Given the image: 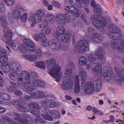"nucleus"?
I'll list each match as a JSON object with an SVG mask.
<instances>
[{
  "label": "nucleus",
  "instance_id": "obj_1",
  "mask_svg": "<svg viewBox=\"0 0 124 124\" xmlns=\"http://www.w3.org/2000/svg\"><path fill=\"white\" fill-rule=\"evenodd\" d=\"M102 67L100 64H98L93 70L94 72H96L95 78L99 79L96 80L93 83L90 82H86L84 88V91L85 93L87 94H90L93 92V90L95 91H99L102 85L100 79L102 76L105 79L110 78L109 80L110 79V78L113 75V71L111 69L108 70L107 68H106L104 69L102 73Z\"/></svg>",
  "mask_w": 124,
  "mask_h": 124
},
{
  "label": "nucleus",
  "instance_id": "obj_2",
  "mask_svg": "<svg viewBox=\"0 0 124 124\" xmlns=\"http://www.w3.org/2000/svg\"><path fill=\"white\" fill-rule=\"evenodd\" d=\"M29 106L30 109V112L32 114L37 116V118L35 119V121L39 122L41 123H44L45 121L40 117L42 115L43 118L50 121L53 120V117L51 115L57 118H59L60 114L59 112L56 110L50 111L46 107H42L41 108H37L38 107V104L36 102H30Z\"/></svg>",
  "mask_w": 124,
  "mask_h": 124
},
{
  "label": "nucleus",
  "instance_id": "obj_3",
  "mask_svg": "<svg viewBox=\"0 0 124 124\" xmlns=\"http://www.w3.org/2000/svg\"><path fill=\"white\" fill-rule=\"evenodd\" d=\"M48 24L42 23L39 24V27L42 28L41 31L42 33H36L33 36L34 39L37 41L40 40V44L41 45L45 47H47L48 46L52 49L55 50L60 49L61 44L57 43L56 41L54 39H51L49 42H47V38L46 36L43 33H45L46 35L49 34L51 31V29L48 26Z\"/></svg>",
  "mask_w": 124,
  "mask_h": 124
},
{
  "label": "nucleus",
  "instance_id": "obj_4",
  "mask_svg": "<svg viewBox=\"0 0 124 124\" xmlns=\"http://www.w3.org/2000/svg\"><path fill=\"white\" fill-rule=\"evenodd\" d=\"M65 10L68 12L66 13L64 15L60 14L56 16L57 21L59 25H64L66 23H70L73 16L77 17L80 16L86 24H89L86 19L85 13L83 10L79 11L74 7L69 5L66 7Z\"/></svg>",
  "mask_w": 124,
  "mask_h": 124
},
{
  "label": "nucleus",
  "instance_id": "obj_5",
  "mask_svg": "<svg viewBox=\"0 0 124 124\" xmlns=\"http://www.w3.org/2000/svg\"><path fill=\"white\" fill-rule=\"evenodd\" d=\"M5 11V7L4 5L0 2V13H3ZM0 23L2 26L5 27L3 30V35L2 36L3 40L7 44H9L10 47L14 50H16L20 48L19 43L14 41H11L12 38V33L9 28L6 26L7 22L5 16L0 15Z\"/></svg>",
  "mask_w": 124,
  "mask_h": 124
},
{
  "label": "nucleus",
  "instance_id": "obj_6",
  "mask_svg": "<svg viewBox=\"0 0 124 124\" xmlns=\"http://www.w3.org/2000/svg\"><path fill=\"white\" fill-rule=\"evenodd\" d=\"M108 30L111 32L108 35L113 40L111 42L112 46L119 52H123L124 51V41L121 39V33L118 28L114 24H112L109 26Z\"/></svg>",
  "mask_w": 124,
  "mask_h": 124
},
{
  "label": "nucleus",
  "instance_id": "obj_7",
  "mask_svg": "<svg viewBox=\"0 0 124 124\" xmlns=\"http://www.w3.org/2000/svg\"><path fill=\"white\" fill-rule=\"evenodd\" d=\"M91 4L94 8V11L96 15L91 16V21L94 25V27L98 30L100 31V29L102 27L106 25V20L104 18L100 16L102 12L101 7L99 4L96 5L94 0H92Z\"/></svg>",
  "mask_w": 124,
  "mask_h": 124
},
{
  "label": "nucleus",
  "instance_id": "obj_8",
  "mask_svg": "<svg viewBox=\"0 0 124 124\" xmlns=\"http://www.w3.org/2000/svg\"><path fill=\"white\" fill-rule=\"evenodd\" d=\"M56 61L54 58H51L48 59L46 62L47 68L49 70V74L55 78L57 82H59L63 74L61 71V68L56 64Z\"/></svg>",
  "mask_w": 124,
  "mask_h": 124
},
{
  "label": "nucleus",
  "instance_id": "obj_9",
  "mask_svg": "<svg viewBox=\"0 0 124 124\" xmlns=\"http://www.w3.org/2000/svg\"><path fill=\"white\" fill-rule=\"evenodd\" d=\"M73 66V63L71 62L69 65L68 68L65 69L63 83L61 85V88L62 90H68L72 88L73 83L71 79V68Z\"/></svg>",
  "mask_w": 124,
  "mask_h": 124
},
{
  "label": "nucleus",
  "instance_id": "obj_10",
  "mask_svg": "<svg viewBox=\"0 0 124 124\" xmlns=\"http://www.w3.org/2000/svg\"><path fill=\"white\" fill-rule=\"evenodd\" d=\"M20 76L21 78H18L17 81V83L19 86L23 84V80L25 79L26 81V82L22 86L23 89L24 91H26L27 93H30V92H31L32 90L34 89V88H33L32 89H30L31 87L29 86V89H27V86H26L27 85H30L31 84V83H30V74L27 71H23L21 73Z\"/></svg>",
  "mask_w": 124,
  "mask_h": 124
},
{
  "label": "nucleus",
  "instance_id": "obj_11",
  "mask_svg": "<svg viewBox=\"0 0 124 124\" xmlns=\"http://www.w3.org/2000/svg\"><path fill=\"white\" fill-rule=\"evenodd\" d=\"M6 52L7 53L8 58L7 62L4 65H2V67L0 69V70L2 69V71L4 72L8 73L11 71H13L18 72L21 70V67L20 65L18 63L16 62H10L6 64L8 61V56L9 53L8 51L5 49Z\"/></svg>",
  "mask_w": 124,
  "mask_h": 124
},
{
  "label": "nucleus",
  "instance_id": "obj_12",
  "mask_svg": "<svg viewBox=\"0 0 124 124\" xmlns=\"http://www.w3.org/2000/svg\"><path fill=\"white\" fill-rule=\"evenodd\" d=\"M65 28L62 26H59L57 28L55 33L56 37L60 42L64 43L68 42L70 39L71 34L70 32L65 33Z\"/></svg>",
  "mask_w": 124,
  "mask_h": 124
},
{
  "label": "nucleus",
  "instance_id": "obj_13",
  "mask_svg": "<svg viewBox=\"0 0 124 124\" xmlns=\"http://www.w3.org/2000/svg\"><path fill=\"white\" fill-rule=\"evenodd\" d=\"M104 55V52L101 48H100L98 50L95 52V54H90L88 56V59L89 62L91 63L95 64L99 63L98 60L95 57V56L97 57L99 61H100L103 58Z\"/></svg>",
  "mask_w": 124,
  "mask_h": 124
},
{
  "label": "nucleus",
  "instance_id": "obj_14",
  "mask_svg": "<svg viewBox=\"0 0 124 124\" xmlns=\"http://www.w3.org/2000/svg\"><path fill=\"white\" fill-rule=\"evenodd\" d=\"M23 43L27 46L25 47L23 45H20V50L23 54L27 53V50L30 51H33L35 50L34 43L31 40L26 38L23 40Z\"/></svg>",
  "mask_w": 124,
  "mask_h": 124
},
{
  "label": "nucleus",
  "instance_id": "obj_15",
  "mask_svg": "<svg viewBox=\"0 0 124 124\" xmlns=\"http://www.w3.org/2000/svg\"><path fill=\"white\" fill-rule=\"evenodd\" d=\"M76 51L80 53L88 51L89 50L88 42L85 40H81L76 43L75 46Z\"/></svg>",
  "mask_w": 124,
  "mask_h": 124
},
{
  "label": "nucleus",
  "instance_id": "obj_16",
  "mask_svg": "<svg viewBox=\"0 0 124 124\" xmlns=\"http://www.w3.org/2000/svg\"><path fill=\"white\" fill-rule=\"evenodd\" d=\"M13 105L15 106H17L19 110L23 112L29 111V110L25 106H23V105H27L26 102L20 99L19 100L15 99L12 102Z\"/></svg>",
  "mask_w": 124,
  "mask_h": 124
},
{
  "label": "nucleus",
  "instance_id": "obj_17",
  "mask_svg": "<svg viewBox=\"0 0 124 124\" xmlns=\"http://www.w3.org/2000/svg\"><path fill=\"white\" fill-rule=\"evenodd\" d=\"M67 2L69 1L70 3L72 6L76 5L78 7H82L88 5L89 0H65Z\"/></svg>",
  "mask_w": 124,
  "mask_h": 124
},
{
  "label": "nucleus",
  "instance_id": "obj_18",
  "mask_svg": "<svg viewBox=\"0 0 124 124\" xmlns=\"http://www.w3.org/2000/svg\"><path fill=\"white\" fill-rule=\"evenodd\" d=\"M88 32L90 34L91 39L94 42L96 43H98L101 40V35L98 33H94L95 30L92 27H89L88 29Z\"/></svg>",
  "mask_w": 124,
  "mask_h": 124
},
{
  "label": "nucleus",
  "instance_id": "obj_19",
  "mask_svg": "<svg viewBox=\"0 0 124 124\" xmlns=\"http://www.w3.org/2000/svg\"><path fill=\"white\" fill-rule=\"evenodd\" d=\"M6 52L5 49L0 48V69L2 67V65H4L7 62L8 54ZM0 73L3 75V74L0 70Z\"/></svg>",
  "mask_w": 124,
  "mask_h": 124
},
{
  "label": "nucleus",
  "instance_id": "obj_20",
  "mask_svg": "<svg viewBox=\"0 0 124 124\" xmlns=\"http://www.w3.org/2000/svg\"><path fill=\"white\" fill-rule=\"evenodd\" d=\"M32 81L31 82L30 85H27L26 86H27V89H29V87L30 86L31 87V88L30 89H32L33 88H34V89L32 91L30 92V93H31L34 90H35V88L32 85L34 86H40V87H44L45 85V84L44 82L41 81L38 79H34L32 80Z\"/></svg>",
  "mask_w": 124,
  "mask_h": 124
},
{
  "label": "nucleus",
  "instance_id": "obj_21",
  "mask_svg": "<svg viewBox=\"0 0 124 124\" xmlns=\"http://www.w3.org/2000/svg\"><path fill=\"white\" fill-rule=\"evenodd\" d=\"M40 104L42 106L52 108L58 107L60 104L58 102H55L53 100L51 99H46L43 102H41Z\"/></svg>",
  "mask_w": 124,
  "mask_h": 124
},
{
  "label": "nucleus",
  "instance_id": "obj_22",
  "mask_svg": "<svg viewBox=\"0 0 124 124\" xmlns=\"http://www.w3.org/2000/svg\"><path fill=\"white\" fill-rule=\"evenodd\" d=\"M115 70L117 74L114 75V81L117 84L121 85L122 83V81L124 80L123 75L119 73V70L117 67H115Z\"/></svg>",
  "mask_w": 124,
  "mask_h": 124
},
{
  "label": "nucleus",
  "instance_id": "obj_23",
  "mask_svg": "<svg viewBox=\"0 0 124 124\" xmlns=\"http://www.w3.org/2000/svg\"><path fill=\"white\" fill-rule=\"evenodd\" d=\"M55 17L52 14L47 13L45 16L44 19L42 23H47L48 24L50 23H53L54 21Z\"/></svg>",
  "mask_w": 124,
  "mask_h": 124
},
{
  "label": "nucleus",
  "instance_id": "obj_24",
  "mask_svg": "<svg viewBox=\"0 0 124 124\" xmlns=\"http://www.w3.org/2000/svg\"><path fill=\"white\" fill-rule=\"evenodd\" d=\"M34 16L37 17V20L40 21L41 22L42 20V18L44 17L45 15V10L42 9H37L35 13H34Z\"/></svg>",
  "mask_w": 124,
  "mask_h": 124
},
{
  "label": "nucleus",
  "instance_id": "obj_25",
  "mask_svg": "<svg viewBox=\"0 0 124 124\" xmlns=\"http://www.w3.org/2000/svg\"><path fill=\"white\" fill-rule=\"evenodd\" d=\"M75 79L74 91L76 93H79L80 92V89L79 84L80 80L78 75H75Z\"/></svg>",
  "mask_w": 124,
  "mask_h": 124
},
{
  "label": "nucleus",
  "instance_id": "obj_26",
  "mask_svg": "<svg viewBox=\"0 0 124 124\" xmlns=\"http://www.w3.org/2000/svg\"><path fill=\"white\" fill-rule=\"evenodd\" d=\"M79 75L81 78V85L83 86L86 80L87 77V73L85 70H83L80 72Z\"/></svg>",
  "mask_w": 124,
  "mask_h": 124
},
{
  "label": "nucleus",
  "instance_id": "obj_27",
  "mask_svg": "<svg viewBox=\"0 0 124 124\" xmlns=\"http://www.w3.org/2000/svg\"><path fill=\"white\" fill-rule=\"evenodd\" d=\"M29 93L31 95V98L34 99H41L44 96V93L43 92L41 91H37L34 93Z\"/></svg>",
  "mask_w": 124,
  "mask_h": 124
},
{
  "label": "nucleus",
  "instance_id": "obj_28",
  "mask_svg": "<svg viewBox=\"0 0 124 124\" xmlns=\"http://www.w3.org/2000/svg\"><path fill=\"white\" fill-rule=\"evenodd\" d=\"M34 14V13L32 14L29 18V21L31 23H32L31 26L32 27H34L36 23L41 22L40 21H39L37 20V17L35 16Z\"/></svg>",
  "mask_w": 124,
  "mask_h": 124
},
{
  "label": "nucleus",
  "instance_id": "obj_29",
  "mask_svg": "<svg viewBox=\"0 0 124 124\" xmlns=\"http://www.w3.org/2000/svg\"><path fill=\"white\" fill-rule=\"evenodd\" d=\"M13 116L15 120L22 123L27 124L29 122V121L27 119H21L20 116L17 113H14Z\"/></svg>",
  "mask_w": 124,
  "mask_h": 124
},
{
  "label": "nucleus",
  "instance_id": "obj_30",
  "mask_svg": "<svg viewBox=\"0 0 124 124\" xmlns=\"http://www.w3.org/2000/svg\"><path fill=\"white\" fill-rule=\"evenodd\" d=\"M23 56L28 61L31 62H35L37 60V57L35 54L24 55H23Z\"/></svg>",
  "mask_w": 124,
  "mask_h": 124
},
{
  "label": "nucleus",
  "instance_id": "obj_31",
  "mask_svg": "<svg viewBox=\"0 0 124 124\" xmlns=\"http://www.w3.org/2000/svg\"><path fill=\"white\" fill-rule=\"evenodd\" d=\"M21 15V13L20 11L17 9H15L13 10L12 16L15 19L17 20L20 19Z\"/></svg>",
  "mask_w": 124,
  "mask_h": 124
},
{
  "label": "nucleus",
  "instance_id": "obj_32",
  "mask_svg": "<svg viewBox=\"0 0 124 124\" xmlns=\"http://www.w3.org/2000/svg\"><path fill=\"white\" fill-rule=\"evenodd\" d=\"M2 119L6 124H17L15 122L12 120L11 118L5 116H2Z\"/></svg>",
  "mask_w": 124,
  "mask_h": 124
},
{
  "label": "nucleus",
  "instance_id": "obj_33",
  "mask_svg": "<svg viewBox=\"0 0 124 124\" xmlns=\"http://www.w3.org/2000/svg\"><path fill=\"white\" fill-rule=\"evenodd\" d=\"M18 75V73H10L9 74V77L11 80H16Z\"/></svg>",
  "mask_w": 124,
  "mask_h": 124
},
{
  "label": "nucleus",
  "instance_id": "obj_34",
  "mask_svg": "<svg viewBox=\"0 0 124 124\" xmlns=\"http://www.w3.org/2000/svg\"><path fill=\"white\" fill-rule=\"evenodd\" d=\"M79 64L81 66L85 65L87 62L86 58L84 56H82L79 59Z\"/></svg>",
  "mask_w": 124,
  "mask_h": 124
},
{
  "label": "nucleus",
  "instance_id": "obj_35",
  "mask_svg": "<svg viewBox=\"0 0 124 124\" xmlns=\"http://www.w3.org/2000/svg\"><path fill=\"white\" fill-rule=\"evenodd\" d=\"M35 52L36 55L37 57V59L38 58H40L43 55V52L39 48H38L36 50L35 49V50L33 51H31V52Z\"/></svg>",
  "mask_w": 124,
  "mask_h": 124
},
{
  "label": "nucleus",
  "instance_id": "obj_36",
  "mask_svg": "<svg viewBox=\"0 0 124 124\" xmlns=\"http://www.w3.org/2000/svg\"><path fill=\"white\" fill-rule=\"evenodd\" d=\"M0 97L5 100H9L11 98L10 96L8 94L3 93H0Z\"/></svg>",
  "mask_w": 124,
  "mask_h": 124
},
{
  "label": "nucleus",
  "instance_id": "obj_37",
  "mask_svg": "<svg viewBox=\"0 0 124 124\" xmlns=\"http://www.w3.org/2000/svg\"><path fill=\"white\" fill-rule=\"evenodd\" d=\"M35 66L37 67L42 69H45L46 67L45 63L43 61H41L37 62Z\"/></svg>",
  "mask_w": 124,
  "mask_h": 124
},
{
  "label": "nucleus",
  "instance_id": "obj_38",
  "mask_svg": "<svg viewBox=\"0 0 124 124\" xmlns=\"http://www.w3.org/2000/svg\"><path fill=\"white\" fill-rule=\"evenodd\" d=\"M28 15L27 13H24L20 17L21 21L22 22H26L27 20Z\"/></svg>",
  "mask_w": 124,
  "mask_h": 124
},
{
  "label": "nucleus",
  "instance_id": "obj_39",
  "mask_svg": "<svg viewBox=\"0 0 124 124\" xmlns=\"http://www.w3.org/2000/svg\"><path fill=\"white\" fill-rule=\"evenodd\" d=\"M30 74V83L31 82V80H32L34 79H36L38 77L37 74L35 72H31V75L30 74Z\"/></svg>",
  "mask_w": 124,
  "mask_h": 124
},
{
  "label": "nucleus",
  "instance_id": "obj_40",
  "mask_svg": "<svg viewBox=\"0 0 124 124\" xmlns=\"http://www.w3.org/2000/svg\"><path fill=\"white\" fill-rule=\"evenodd\" d=\"M6 4L8 6H11L14 4L15 0H4Z\"/></svg>",
  "mask_w": 124,
  "mask_h": 124
},
{
  "label": "nucleus",
  "instance_id": "obj_41",
  "mask_svg": "<svg viewBox=\"0 0 124 124\" xmlns=\"http://www.w3.org/2000/svg\"><path fill=\"white\" fill-rule=\"evenodd\" d=\"M52 4L54 6L57 8H59L61 7V5L57 1H53L52 2Z\"/></svg>",
  "mask_w": 124,
  "mask_h": 124
},
{
  "label": "nucleus",
  "instance_id": "obj_42",
  "mask_svg": "<svg viewBox=\"0 0 124 124\" xmlns=\"http://www.w3.org/2000/svg\"><path fill=\"white\" fill-rule=\"evenodd\" d=\"M42 3L43 5L45 6H47L49 5V3L47 0H43Z\"/></svg>",
  "mask_w": 124,
  "mask_h": 124
},
{
  "label": "nucleus",
  "instance_id": "obj_43",
  "mask_svg": "<svg viewBox=\"0 0 124 124\" xmlns=\"http://www.w3.org/2000/svg\"><path fill=\"white\" fill-rule=\"evenodd\" d=\"M14 87L13 86H9L7 88V90L8 92L11 93L13 91Z\"/></svg>",
  "mask_w": 124,
  "mask_h": 124
},
{
  "label": "nucleus",
  "instance_id": "obj_44",
  "mask_svg": "<svg viewBox=\"0 0 124 124\" xmlns=\"http://www.w3.org/2000/svg\"><path fill=\"white\" fill-rule=\"evenodd\" d=\"M6 111V109L3 107H0V113H4Z\"/></svg>",
  "mask_w": 124,
  "mask_h": 124
},
{
  "label": "nucleus",
  "instance_id": "obj_45",
  "mask_svg": "<svg viewBox=\"0 0 124 124\" xmlns=\"http://www.w3.org/2000/svg\"><path fill=\"white\" fill-rule=\"evenodd\" d=\"M15 94L16 95H22V93L20 91L17 90L15 92Z\"/></svg>",
  "mask_w": 124,
  "mask_h": 124
},
{
  "label": "nucleus",
  "instance_id": "obj_46",
  "mask_svg": "<svg viewBox=\"0 0 124 124\" xmlns=\"http://www.w3.org/2000/svg\"><path fill=\"white\" fill-rule=\"evenodd\" d=\"M92 110L95 113H96L99 112L98 109L94 107H93L92 108Z\"/></svg>",
  "mask_w": 124,
  "mask_h": 124
},
{
  "label": "nucleus",
  "instance_id": "obj_47",
  "mask_svg": "<svg viewBox=\"0 0 124 124\" xmlns=\"http://www.w3.org/2000/svg\"><path fill=\"white\" fill-rule=\"evenodd\" d=\"M24 99L27 101H29L31 99V97L29 96L26 95L24 97Z\"/></svg>",
  "mask_w": 124,
  "mask_h": 124
},
{
  "label": "nucleus",
  "instance_id": "obj_48",
  "mask_svg": "<svg viewBox=\"0 0 124 124\" xmlns=\"http://www.w3.org/2000/svg\"><path fill=\"white\" fill-rule=\"evenodd\" d=\"M47 7H48V9L49 10H52L53 9V6L52 5H48Z\"/></svg>",
  "mask_w": 124,
  "mask_h": 124
},
{
  "label": "nucleus",
  "instance_id": "obj_49",
  "mask_svg": "<svg viewBox=\"0 0 124 124\" xmlns=\"http://www.w3.org/2000/svg\"><path fill=\"white\" fill-rule=\"evenodd\" d=\"M9 22L11 23H14V20L12 17H10L9 18Z\"/></svg>",
  "mask_w": 124,
  "mask_h": 124
},
{
  "label": "nucleus",
  "instance_id": "obj_50",
  "mask_svg": "<svg viewBox=\"0 0 124 124\" xmlns=\"http://www.w3.org/2000/svg\"><path fill=\"white\" fill-rule=\"evenodd\" d=\"M117 122H118L119 124H124V123L123 120H122L120 119H118L117 121H116Z\"/></svg>",
  "mask_w": 124,
  "mask_h": 124
},
{
  "label": "nucleus",
  "instance_id": "obj_51",
  "mask_svg": "<svg viewBox=\"0 0 124 124\" xmlns=\"http://www.w3.org/2000/svg\"><path fill=\"white\" fill-rule=\"evenodd\" d=\"M65 97L66 99L68 100H70L72 99V97L68 95H66L65 96Z\"/></svg>",
  "mask_w": 124,
  "mask_h": 124
},
{
  "label": "nucleus",
  "instance_id": "obj_52",
  "mask_svg": "<svg viewBox=\"0 0 124 124\" xmlns=\"http://www.w3.org/2000/svg\"><path fill=\"white\" fill-rule=\"evenodd\" d=\"M92 108L91 106H89L87 107L86 109L90 111L91 110Z\"/></svg>",
  "mask_w": 124,
  "mask_h": 124
},
{
  "label": "nucleus",
  "instance_id": "obj_53",
  "mask_svg": "<svg viewBox=\"0 0 124 124\" xmlns=\"http://www.w3.org/2000/svg\"><path fill=\"white\" fill-rule=\"evenodd\" d=\"M5 105V104L4 103V102L3 101H0V105Z\"/></svg>",
  "mask_w": 124,
  "mask_h": 124
},
{
  "label": "nucleus",
  "instance_id": "obj_54",
  "mask_svg": "<svg viewBox=\"0 0 124 124\" xmlns=\"http://www.w3.org/2000/svg\"><path fill=\"white\" fill-rule=\"evenodd\" d=\"M85 11H86V12L88 13L89 12V9L87 7H86L85 9Z\"/></svg>",
  "mask_w": 124,
  "mask_h": 124
},
{
  "label": "nucleus",
  "instance_id": "obj_55",
  "mask_svg": "<svg viewBox=\"0 0 124 124\" xmlns=\"http://www.w3.org/2000/svg\"><path fill=\"white\" fill-rule=\"evenodd\" d=\"M21 9L22 10V11H23L24 12L28 11L27 9L26 8H22Z\"/></svg>",
  "mask_w": 124,
  "mask_h": 124
},
{
  "label": "nucleus",
  "instance_id": "obj_56",
  "mask_svg": "<svg viewBox=\"0 0 124 124\" xmlns=\"http://www.w3.org/2000/svg\"><path fill=\"white\" fill-rule=\"evenodd\" d=\"M99 102L100 105L103 104V101L102 100H99Z\"/></svg>",
  "mask_w": 124,
  "mask_h": 124
},
{
  "label": "nucleus",
  "instance_id": "obj_57",
  "mask_svg": "<svg viewBox=\"0 0 124 124\" xmlns=\"http://www.w3.org/2000/svg\"><path fill=\"white\" fill-rule=\"evenodd\" d=\"M76 101L79 103L81 101V100L79 98H78L76 99Z\"/></svg>",
  "mask_w": 124,
  "mask_h": 124
},
{
  "label": "nucleus",
  "instance_id": "obj_58",
  "mask_svg": "<svg viewBox=\"0 0 124 124\" xmlns=\"http://www.w3.org/2000/svg\"><path fill=\"white\" fill-rule=\"evenodd\" d=\"M74 105H77V103L76 101L75 100H73L72 101Z\"/></svg>",
  "mask_w": 124,
  "mask_h": 124
},
{
  "label": "nucleus",
  "instance_id": "obj_59",
  "mask_svg": "<svg viewBox=\"0 0 124 124\" xmlns=\"http://www.w3.org/2000/svg\"><path fill=\"white\" fill-rule=\"evenodd\" d=\"M86 66L87 69H88L90 68V67L89 65L88 64H86Z\"/></svg>",
  "mask_w": 124,
  "mask_h": 124
},
{
  "label": "nucleus",
  "instance_id": "obj_60",
  "mask_svg": "<svg viewBox=\"0 0 124 124\" xmlns=\"http://www.w3.org/2000/svg\"><path fill=\"white\" fill-rule=\"evenodd\" d=\"M11 12H9L8 13V16L9 18L11 17Z\"/></svg>",
  "mask_w": 124,
  "mask_h": 124
},
{
  "label": "nucleus",
  "instance_id": "obj_61",
  "mask_svg": "<svg viewBox=\"0 0 124 124\" xmlns=\"http://www.w3.org/2000/svg\"><path fill=\"white\" fill-rule=\"evenodd\" d=\"M62 114L64 115L66 113V112L64 110H62Z\"/></svg>",
  "mask_w": 124,
  "mask_h": 124
},
{
  "label": "nucleus",
  "instance_id": "obj_62",
  "mask_svg": "<svg viewBox=\"0 0 124 124\" xmlns=\"http://www.w3.org/2000/svg\"><path fill=\"white\" fill-rule=\"evenodd\" d=\"M95 118L94 117V116H93L92 117L89 118V119H92V120H94V119H95Z\"/></svg>",
  "mask_w": 124,
  "mask_h": 124
},
{
  "label": "nucleus",
  "instance_id": "obj_63",
  "mask_svg": "<svg viewBox=\"0 0 124 124\" xmlns=\"http://www.w3.org/2000/svg\"><path fill=\"white\" fill-rule=\"evenodd\" d=\"M6 48L8 49V50L10 52H11V51L10 50V49L9 47V46H6Z\"/></svg>",
  "mask_w": 124,
  "mask_h": 124
},
{
  "label": "nucleus",
  "instance_id": "obj_64",
  "mask_svg": "<svg viewBox=\"0 0 124 124\" xmlns=\"http://www.w3.org/2000/svg\"><path fill=\"white\" fill-rule=\"evenodd\" d=\"M60 122V121L58 120V121L54 123V124H58Z\"/></svg>",
  "mask_w": 124,
  "mask_h": 124
}]
</instances>
